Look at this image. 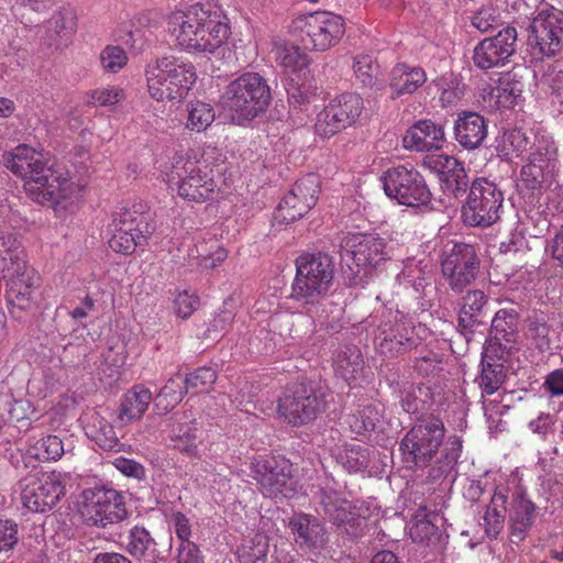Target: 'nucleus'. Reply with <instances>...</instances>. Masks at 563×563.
<instances>
[{"mask_svg":"<svg viewBox=\"0 0 563 563\" xmlns=\"http://www.w3.org/2000/svg\"><path fill=\"white\" fill-rule=\"evenodd\" d=\"M2 165L23 180L26 196L41 206L56 208L73 199L76 185L48 163L43 148L19 144L1 156Z\"/></svg>","mask_w":563,"mask_h":563,"instance_id":"f257e3e1","label":"nucleus"},{"mask_svg":"<svg viewBox=\"0 0 563 563\" xmlns=\"http://www.w3.org/2000/svg\"><path fill=\"white\" fill-rule=\"evenodd\" d=\"M445 426L440 416L422 415L402 438L399 450L404 463L411 470L428 467L441 451V457L429 472L432 482L449 475L455 467L463 449L459 435H450L444 442Z\"/></svg>","mask_w":563,"mask_h":563,"instance_id":"f03ea898","label":"nucleus"},{"mask_svg":"<svg viewBox=\"0 0 563 563\" xmlns=\"http://www.w3.org/2000/svg\"><path fill=\"white\" fill-rule=\"evenodd\" d=\"M166 31L178 48L191 54H214L231 34L228 16L211 3L172 11L166 18Z\"/></svg>","mask_w":563,"mask_h":563,"instance_id":"7ed1b4c3","label":"nucleus"},{"mask_svg":"<svg viewBox=\"0 0 563 563\" xmlns=\"http://www.w3.org/2000/svg\"><path fill=\"white\" fill-rule=\"evenodd\" d=\"M225 156L217 148H189L172 159L168 181L176 180L178 196L187 202L203 203L214 200L223 184Z\"/></svg>","mask_w":563,"mask_h":563,"instance_id":"20e7f679","label":"nucleus"},{"mask_svg":"<svg viewBox=\"0 0 563 563\" xmlns=\"http://www.w3.org/2000/svg\"><path fill=\"white\" fill-rule=\"evenodd\" d=\"M145 77L150 96L159 102L183 100L197 81L195 65L173 55L148 63Z\"/></svg>","mask_w":563,"mask_h":563,"instance_id":"39448f33","label":"nucleus"},{"mask_svg":"<svg viewBox=\"0 0 563 563\" xmlns=\"http://www.w3.org/2000/svg\"><path fill=\"white\" fill-rule=\"evenodd\" d=\"M271 100L267 80L258 73L247 71L229 82L220 106L233 122L241 124L264 112Z\"/></svg>","mask_w":563,"mask_h":563,"instance_id":"423d86ee","label":"nucleus"},{"mask_svg":"<svg viewBox=\"0 0 563 563\" xmlns=\"http://www.w3.org/2000/svg\"><path fill=\"white\" fill-rule=\"evenodd\" d=\"M334 263L322 253L305 254L296 260V276L290 298L305 306H316L323 299L333 283Z\"/></svg>","mask_w":563,"mask_h":563,"instance_id":"0eeeda50","label":"nucleus"},{"mask_svg":"<svg viewBox=\"0 0 563 563\" xmlns=\"http://www.w3.org/2000/svg\"><path fill=\"white\" fill-rule=\"evenodd\" d=\"M290 30L307 49L325 52L339 44L344 36L345 21L339 14L317 11L295 18Z\"/></svg>","mask_w":563,"mask_h":563,"instance_id":"6e6552de","label":"nucleus"},{"mask_svg":"<svg viewBox=\"0 0 563 563\" xmlns=\"http://www.w3.org/2000/svg\"><path fill=\"white\" fill-rule=\"evenodd\" d=\"M329 390L311 384L287 388L278 399L277 413L286 422L298 427L307 424L327 409Z\"/></svg>","mask_w":563,"mask_h":563,"instance_id":"1a4fd4ad","label":"nucleus"},{"mask_svg":"<svg viewBox=\"0 0 563 563\" xmlns=\"http://www.w3.org/2000/svg\"><path fill=\"white\" fill-rule=\"evenodd\" d=\"M427 332L424 325H416L408 316L397 310L389 312V317L378 325L375 345L379 354L395 357L417 347Z\"/></svg>","mask_w":563,"mask_h":563,"instance_id":"9d476101","label":"nucleus"},{"mask_svg":"<svg viewBox=\"0 0 563 563\" xmlns=\"http://www.w3.org/2000/svg\"><path fill=\"white\" fill-rule=\"evenodd\" d=\"M504 194L497 185L485 178H475L470 186L461 217L471 227L488 228L500 219Z\"/></svg>","mask_w":563,"mask_h":563,"instance_id":"9b49d317","label":"nucleus"},{"mask_svg":"<svg viewBox=\"0 0 563 563\" xmlns=\"http://www.w3.org/2000/svg\"><path fill=\"white\" fill-rule=\"evenodd\" d=\"M251 470L261 493L268 498H291L297 493V479L292 463L284 456L258 455Z\"/></svg>","mask_w":563,"mask_h":563,"instance_id":"f8f14e48","label":"nucleus"},{"mask_svg":"<svg viewBox=\"0 0 563 563\" xmlns=\"http://www.w3.org/2000/svg\"><path fill=\"white\" fill-rule=\"evenodd\" d=\"M79 512L89 526L106 528L128 517L124 497L115 489L93 487L82 492Z\"/></svg>","mask_w":563,"mask_h":563,"instance_id":"ddd939ff","label":"nucleus"},{"mask_svg":"<svg viewBox=\"0 0 563 563\" xmlns=\"http://www.w3.org/2000/svg\"><path fill=\"white\" fill-rule=\"evenodd\" d=\"M382 181L385 194L399 205L418 207L427 205L431 199L424 177L410 164L388 168Z\"/></svg>","mask_w":563,"mask_h":563,"instance_id":"4468645a","label":"nucleus"},{"mask_svg":"<svg viewBox=\"0 0 563 563\" xmlns=\"http://www.w3.org/2000/svg\"><path fill=\"white\" fill-rule=\"evenodd\" d=\"M21 503L32 512L52 509L65 495V484L59 472H42L20 482Z\"/></svg>","mask_w":563,"mask_h":563,"instance_id":"2eb2a0df","label":"nucleus"},{"mask_svg":"<svg viewBox=\"0 0 563 563\" xmlns=\"http://www.w3.org/2000/svg\"><path fill=\"white\" fill-rule=\"evenodd\" d=\"M320 181L316 174L298 179L279 202L274 218L279 223H291L301 219L312 209L319 197Z\"/></svg>","mask_w":563,"mask_h":563,"instance_id":"dca6fc26","label":"nucleus"},{"mask_svg":"<svg viewBox=\"0 0 563 563\" xmlns=\"http://www.w3.org/2000/svg\"><path fill=\"white\" fill-rule=\"evenodd\" d=\"M442 274L450 288L462 292L477 277L479 258L475 247L466 243H455L441 262Z\"/></svg>","mask_w":563,"mask_h":563,"instance_id":"f3484780","label":"nucleus"},{"mask_svg":"<svg viewBox=\"0 0 563 563\" xmlns=\"http://www.w3.org/2000/svg\"><path fill=\"white\" fill-rule=\"evenodd\" d=\"M529 45L538 56H554L563 47V14L541 11L530 24Z\"/></svg>","mask_w":563,"mask_h":563,"instance_id":"a211bd4d","label":"nucleus"},{"mask_svg":"<svg viewBox=\"0 0 563 563\" xmlns=\"http://www.w3.org/2000/svg\"><path fill=\"white\" fill-rule=\"evenodd\" d=\"M313 499L319 515L334 526L343 527L347 534L357 536L355 528L360 527L364 519L353 511L351 501L330 487H320Z\"/></svg>","mask_w":563,"mask_h":563,"instance_id":"6ab92c4d","label":"nucleus"},{"mask_svg":"<svg viewBox=\"0 0 563 563\" xmlns=\"http://www.w3.org/2000/svg\"><path fill=\"white\" fill-rule=\"evenodd\" d=\"M517 30L507 26L497 35L482 40L474 48V65L483 70L504 66L517 48Z\"/></svg>","mask_w":563,"mask_h":563,"instance_id":"aec40b11","label":"nucleus"},{"mask_svg":"<svg viewBox=\"0 0 563 563\" xmlns=\"http://www.w3.org/2000/svg\"><path fill=\"white\" fill-rule=\"evenodd\" d=\"M342 257L357 267H376L390 257V247L384 238L375 234H354L343 240Z\"/></svg>","mask_w":563,"mask_h":563,"instance_id":"412c9836","label":"nucleus"},{"mask_svg":"<svg viewBox=\"0 0 563 563\" xmlns=\"http://www.w3.org/2000/svg\"><path fill=\"white\" fill-rule=\"evenodd\" d=\"M444 143V129L431 120H420L410 126L402 137L406 150L428 152L439 150Z\"/></svg>","mask_w":563,"mask_h":563,"instance_id":"4be33fe9","label":"nucleus"},{"mask_svg":"<svg viewBox=\"0 0 563 563\" xmlns=\"http://www.w3.org/2000/svg\"><path fill=\"white\" fill-rule=\"evenodd\" d=\"M454 135L461 146L475 150L487 136L486 120L477 112H461L454 123Z\"/></svg>","mask_w":563,"mask_h":563,"instance_id":"5701e85b","label":"nucleus"},{"mask_svg":"<svg viewBox=\"0 0 563 563\" xmlns=\"http://www.w3.org/2000/svg\"><path fill=\"white\" fill-rule=\"evenodd\" d=\"M537 506L523 492H516L512 496L509 512V529L514 542H520L531 529L536 518Z\"/></svg>","mask_w":563,"mask_h":563,"instance_id":"b1692460","label":"nucleus"},{"mask_svg":"<svg viewBox=\"0 0 563 563\" xmlns=\"http://www.w3.org/2000/svg\"><path fill=\"white\" fill-rule=\"evenodd\" d=\"M150 216L146 211V205L134 202L130 207H122L112 214L111 227L134 233V235L145 238L151 234L152 228L148 223Z\"/></svg>","mask_w":563,"mask_h":563,"instance_id":"393cba45","label":"nucleus"},{"mask_svg":"<svg viewBox=\"0 0 563 563\" xmlns=\"http://www.w3.org/2000/svg\"><path fill=\"white\" fill-rule=\"evenodd\" d=\"M296 541L308 548H318L324 542L325 530L321 521L312 515L298 514L289 521Z\"/></svg>","mask_w":563,"mask_h":563,"instance_id":"a878e982","label":"nucleus"},{"mask_svg":"<svg viewBox=\"0 0 563 563\" xmlns=\"http://www.w3.org/2000/svg\"><path fill=\"white\" fill-rule=\"evenodd\" d=\"M426 81L427 75L423 68L397 64L391 71L390 87L397 96L411 95Z\"/></svg>","mask_w":563,"mask_h":563,"instance_id":"bb28decb","label":"nucleus"},{"mask_svg":"<svg viewBox=\"0 0 563 563\" xmlns=\"http://www.w3.org/2000/svg\"><path fill=\"white\" fill-rule=\"evenodd\" d=\"M86 423V434L106 451H121L123 444L115 434L113 427L98 412H92Z\"/></svg>","mask_w":563,"mask_h":563,"instance_id":"cd10ccee","label":"nucleus"},{"mask_svg":"<svg viewBox=\"0 0 563 563\" xmlns=\"http://www.w3.org/2000/svg\"><path fill=\"white\" fill-rule=\"evenodd\" d=\"M507 500V492L497 488L484 512L483 526L489 540H496L504 529Z\"/></svg>","mask_w":563,"mask_h":563,"instance_id":"c85d7f7f","label":"nucleus"},{"mask_svg":"<svg viewBox=\"0 0 563 563\" xmlns=\"http://www.w3.org/2000/svg\"><path fill=\"white\" fill-rule=\"evenodd\" d=\"M152 401V393L143 386L128 390L121 401L119 419L123 422L140 419Z\"/></svg>","mask_w":563,"mask_h":563,"instance_id":"c756f323","label":"nucleus"},{"mask_svg":"<svg viewBox=\"0 0 563 563\" xmlns=\"http://www.w3.org/2000/svg\"><path fill=\"white\" fill-rule=\"evenodd\" d=\"M328 106L344 130L356 122L364 108L362 97L354 92L342 93L332 99Z\"/></svg>","mask_w":563,"mask_h":563,"instance_id":"7c9ffc66","label":"nucleus"},{"mask_svg":"<svg viewBox=\"0 0 563 563\" xmlns=\"http://www.w3.org/2000/svg\"><path fill=\"white\" fill-rule=\"evenodd\" d=\"M364 365L361 351L356 346L346 345L335 352L333 369L335 374L351 384L362 372Z\"/></svg>","mask_w":563,"mask_h":563,"instance_id":"2f4dec72","label":"nucleus"},{"mask_svg":"<svg viewBox=\"0 0 563 563\" xmlns=\"http://www.w3.org/2000/svg\"><path fill=\"white\" fill-rule=\"evenodd\" d=\"M198 424L195 420L183 422L175 419L170 429V440L178 451L195 456L198 449Z\"/></svg>","mask_w":563,"mask_h":563,"instance_id":"473e14b6","label":"nucleus"},{"mask_svg":"<svg viewBox=\"0 0 563 563\" xmlns=\"http://www.w3.org/2000/svg\"><path fill=\"white\" fill-rule=\"evenodd\" d=\"M486 302L487 296L484 291H468L463 298V306L459 313V327L463 330H471L475 324H479V317Z\"/></svg>","mask_w":563,"mask_h":563,"instance_id":"72a5a7b5","label":"nucleus"},{"mask_svg":"<svg viewBox=\"0 0 563 563\" xmlns=\"http://www.w3.org/2000/svg\"><path fill=\"white\" fill-rule=\"evenodd\" d=\"M380 412L375 405L360 406L354 412L347 416L345 422L351 432L356 437L366 435L374 431L379 421Z\"/></svg>","mask_w":563,"mask_h":563,"instance_id":"f704fd0d","label":"nucleus"},{"mask_svg":"<svg viewBox=\"0 0 563 563\" xmlns=\"http://www.w3.org/2000/svg\"><path fill=\"white\" fill-rule=\"evenodd\" d=\"M433 401L431 387L426 384H411L401 393L400 405L408 413H417L428 409Z\"/></svg>","mask_w":563,"mask_h":563,"instance_id":"c9c22d12","label":"nucleus"},{"mask_svg":"<svg viewBox=\"0 0 563 563\" xmlns=\"http://www.w3.org/2000/svg\"><path fill=\"white\" fill-rule=\"evenodd\" d=\"M529 164L549 173L554 167L558 157V147L552 137L540 135L536 136L534 143L530 147Z\"/></svg>","mask_w":563,"mask_h":563,"instance_id":"e433bc0d","label":"nucleus"},{"mask_svg":"<svg viewBox=\"0 0 563 563\" xmlns=\"http://www.w3.org/2000/svg\"><path fill=\"white\" fill-rule=\"evenodd\" d=\"M9 265L5 264V261L0 262V276L5 282V286L9 287V284H32L37 283L38 276L35 269L27 265L26 256H20L14 262H8Z\"/></svg>","mask_w":563,"mask_h":563,"instance_id":"4c0bfd02","label":"nucleus"},{"mask_svg":"<svg viewBox=\"0 0 563 563\" xmlns=\"http://www.w3.org/2000/svg\"><path fill=\"white\" fill-rule=\"evenodd\" d=\"M36 284L37 283L23 285L16 283L9 284L5 296L10 312L13 317L19 318V316H16V310L26 311L31 309Z\"/></svg>","mask_w":563,"mask_h":563,"instance_id":"58836bf2","label":"nucleus"},{"mask_svg":"<svg viewBox=\"0 0 563 563\" xmlns=\"http://www.w3.org/2000/svg\"><path fill=\"white\" fill-rule=\"evenodd\" d=\"M49 24L57 37L67 42L77 31V12L70 5L62 7L52 15Z\"/></svg>","mask_w":563,"mask_h":563,"instance_id":"ea45409f","label":"nucleus"},{"mask_svg":"<svg viewBox=\"0 0 563 563\" xmlns=\"http://www.w3.org/2000/svg\"><path fill=\"white\" fill-rule=\"evenodd\" d=\"M268 540L263 533H255L245 538L238 548L236 555L240 563H256L266 558Z\"/></svg>","mask_w":563,"mask_h":563,"instance_id":"a19ab883","label":"nucleus"},{"mask_svg":"<svg viewBox=\"0 0 563 563\" xmlns=\"http://www.w3.org/2000/svg\"><path fill=\"white\" fill-rule=\"evenodd\" d=\"M186 128L194 132L206 131L214 121L213 108L202 101H191L187 104Z\"/></svg>","mask_w":563,"mask_h":563,"instance_id":"79ce46f5","label":"nucleus"},{"mask_svg":"<svg viewBox=\"0 0 563 563\" xmlns=\"http://www.w3.org/2000/svg\"><path fill=\"white\" fill-rule=\"evenodd\" d=\"M518 314L514 309H500L492 320V334L498 341L510 343L515 340Z\"/></svg>","mask_w":563,"mask_h":563,"instance_id":"37998d69","label":"nucleus"},{"mask_svg":"<svg viewBox=\"0 0 563 563\" xmlns=\"http://www.w3.org/2000/svg\"><path fill=\"white\" fill-rule=\"evenodd\" d=\"M30 452L41 462H51L59 460L64 454L63 441L53 434L38 439Z\"/></svg>","mask_w":563,"mask_h":563,"instance_id":"c03bdc74","label":"nucleus"},{"mask_svg":"<svg viewBox=\"0 0 563 563\" xmlns=\"http://www.w3.org/2000/svg\"><path fill=\"white\" fill-rule=\"evenodd\" d=\"M125 99L124 89L120 86L96 88L87 93V104L92 107L111 108Z\"/></svg>","mask_w":563,"mask_h":563,"instance_id":"a18cd8bd","label":"nucleus"},{"mask_svg":"<svg viewBox=\"0 0 563 563\" xmlns=\"http://www.w3.org/2000/svg\"><path fill=\"white\" fill-rule=\"evenodd\" d=\"M198 265L213 269L228 257V252L217 242H201L196 245Z\"/></svg>","mask_w":563,"mask_h":563,"instance_id":"49530a36","label":"nucleus"},{"mask_svg":"<svg viewBox=\"0 0 563 563\" xmlns=\"http://www.w3.org/2000/svg\"><path fill=\"white\" fill-rule=\"evenodd\" d=\"M111 236L109 239V246L115 253L132 254L135 249L143 245L147 239L135 236L134 233L122 231L121 229L109 225Z\"/></svg>","mask_w":563,"mask_h":563,"instance_id":"de8ad7c7","label":"nucleus"},{"mask_svg":"<svg viewBox=\"0 0 563 563\" xmlns=\"http://www.w3.org/2000/svg\"><path fill=\"white\" fill-rule=\"evenodd\" d=\"M154 545L155 541L145 528L135 526L130 530L126 550L132 556L136 559L145 558Z\"/></svg>","mask_w":563,"mask_h":563,"instance_id":"09e8293b","label":"nucleus"},{"mask_svg":"<svg viewBox=\"0 0 563 563\" xmlns=\"http://www.w3.org/2000/svg\"><path fill=\"white\" fill-rule=\"evenodd\" d=\"M353 70L356 79L364 87H373L379 74V66L368 54H360L354 57Z\"/></svg>","mask_w":563,"mask_h":563,"instance_id":"8fccbe9b","label":"nucleus"},{"mask_svg":"<svg viewBox=\"0 0 563 563\" xmlns=\"http://www.w3.org/2000/svg\"><path fill=\"white\" fill-rule=\"evenodd\" d=\"M187 390L188 388L186 385L183 386L181 382L170 378L159 390L156 397V406L169 411L183 400Z\"/></svg>","mask_w":563,"mask_h":563,"instance_id":"3c124183","label":"nucleus"},{"mask_svg":"<svg viewBox=\"0 0 563 563\" xmlns=\"http://www.w3.org/2000/svg\"><path fill=\"white\" fill-rule=\"evenodd\" d=\"M277 60L279 64L291 73L301 71L307 68L309 58L300 47L296 45H285L278 48Z\"/></svg>","mask_w":563,"mask_h":563,"instance_id":"603ef678","label":"nucleus"},{"mask_svg":"<svg viewBox=\"0 0 563 563\" xmlns=\"http://www.w3.org/2000/svg\"><path fill=\"white\" fill-rule=\"evenodd\" d=\"M440 92V100L443 106H452L460 101L465 93L466 86L457 78H439L432 81Z\"/></svg>","mask_w":563,"mask_h":563,"instance_id":"864d4df0","label":"nucleus"},{"mask_svg":"<svg viewBox=\"0 0 563 563\" xmlns=\"http://www.w3.org/2000/svg\"><path fill=\"white\" fill-rule=\"evenodd\" d=\"M341 462L350 473L364 471L368 465V450L360 444H347L341 453Z\"/></svg>","mask_w":563,"mask_h":563,"instance_id":"5fc2aeb1","label":"nucleus"},{"mask_svg":"<svg viewBox=\"0 0 563 563\" xmlns=\"http://www.w3.org/2000/svg\"><path fill=\"white\" fill-rule=\"evenodd\" d=\"M493 92L499 106L509 107L521 96L522 82L508 75L499 80Z\"/></svg>","mask_w":563,"mask_h":563,"instance_id":"6e6d98bb","label":"nucleus"},{"mask_svg":"<svg viewBox=\"0 0 563 563\" xmlns=\"http://www.w3.org/2000/svg\"><path fill=\"white\" fill-rule=\"evenodd\" d=\"M545 170L537 167L534 164H527L520 170V177L517 180V188L523 195H533L534 190L541 187Z\"/></svg>","mask_w":563,"mask_h":563,"instance_id":"4d7b16f0","label":"nucleus"},{"mask_svg":"<svg viewBox=\"0 0 563 563\" xmlns=\"http://www.w3.org/2000/svg\"><path fill=\"white\" fill-rule=\"evenodd\" d=\"M440 183L442 190L455 198L462 197L471 186L463 164L446 176H441Z\"/></svg>","mask_w":563,"mask_h":563,"instance_id":"13d9d810","label":"nucleus"},{"mask_svg":"<svg viewBox=\"0 0 563 563\" xmlns=\"http://www.w3.org/2000/svg\"><path fill=\"white\" fill-rule=\"evenodd\" d=\"M313 128L316 134L322 139H330L344 130L328 104L317 113Z\"/></svg>","mask_w":563,"mask_h":563,"instance_id":"bf43d9fd","label":"nucleus"},{"mask_svg":"<svg viewBox=\"0 0 563 563\" xmlns=\"http://www.w3.org/2000/svg\"><path fill=\"white\" fill-rule=\"evenodd\" d=\"M99 59L106 73L115 74L126 65L128 55L121 46L108 45L101 51Z\"/></svg>","mask_w":563,"mask_h":563,"instance_id":"052dcab7","label":"nucleus"},{"mask_svg":"<svg viewBox=\"0 0 563 563\" xmlns=\"http://www.w3.org/2000/svg\"><path fill=\"white\" fill-rule=\"evenodd\" d=\"M217 373L211 367H199L195 372L190 373L186 376L183 382L186 387L189 389H195L197 393H203L209 390V388L216 383Z\"/></svg>","mask_w":563,"mask_h":563,"instance_id":"680f3d73","label":"nucleus"},{"mask_svg":"<svg viewBox=\"0 0 563 563\" xmlns=\"http://www.w3.org/2000/svg\"><path fill=\"white\" fill-rule=\"evenodd\" d=\"M505 380L504 367L500 364H487L481 375V388L486 395L495 394Z\"/></svg>","mask_w":563,"mask_h":563,"instance_id":"e2e57ef3","label":"nucleus"},{"mask_svg":"<svg viewBox=\"0 0 563 563\" xmlns=\"http://www.w3.org/2000/svg\"><path fill=\"white\" fill-rule=\"evenodd\" d=\"M25 253L16 239V236L9 230L0 231V262L5 261V264L9 265L8 262H14L20 256H24Z\"/></svg>","mask_w":563,"mask_h":563,"instance_id":"0e129e2a","label":"nucleus"},{"mask_svg":"<svg viewBox=\"0 0 563 563\" xmlns=\"http://www.w3.org/2000/svg\"><path fill=\"white\" fill-rule=\"evenodd\" d=\"M503 144L505 148H508L507 154H514L517 157L531 147L529 137L519 129L507 131L504 134Z\"/></svg>","mask_w":563,"mask_h":563,"instance_id":"69168bd1","label":"nucleus"},{"mask_svg":"<svg viewBox=\"0 0 563 563\" xmlns=\"http://www.w3.org/2000/svg\"><path fill=\"white\" fill-rule=\"evenodd\" d=\"M442 357L432 351H429L426 355L415 358L413 371L422 377H429L435 375L442 371Z\"/></svg>","mask_w":563,"mask_h":563,"instance_id":"338daca9","label":"nucleus"},{"mask_svg":"<svg viewBox=\"0 0 563 563\" xmlns=\"http://www.w3.org/2000/svg\"><path fill=\"white\" fill-rule=\"evenodd\" d=\"M199 306V297L188 290L178 292L174 299V311L181 319H188Z\"/></svg>","mask_w":563,"mask_h":563,"instance_id":"774afa93","label":"nucleus"}]
</instances>
